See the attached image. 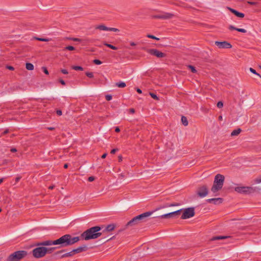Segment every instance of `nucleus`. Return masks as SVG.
I'll return each mask as SVG.
<instances>
[{"instance_id": "obj_1", "label": "nucleus", "mask_w": 261, "mask_h": 261, "mask_svg": "<svg viewBox=\"0 0 261 261\" xmlns=\"http://www.w3.org/2000/svg\"><path fill=\"white\" fill-rule=\"evenodd\" d=\"M79 237H72L70 234H65L54 241L47 240L40 243L42 246L59 245L58 248L71 246L80 241Z\"/></svg>"}, {"instance_id": "obj_2", "label": "nucleus", "mask_w": 261, "mask_h": 261, "mask_svg": "<svg viewBox=\"0 0 261 261\" xmlns=\"http://www.w3.org/2000/svg\"><path fill=\"white\" fill-rule=\"evenodd\" d=\"M100 230L99 226L92 227L82 233L81 237L85 240L97 239L101 235V233L99 232Z\"/></svg>"}, {"instance_id": "obj_3", "label": "nucleus", "mask_w": 261, "mask_h": 261, "mask_svg": "<svg viewBox=\"0 0 261 261\" xmlns=\"http://www.w3.org/2000/svg\"><path fill=\"white\" fill-rule=\"evenodd\" d=\"M27 254L25 251H17L10 254L7 258V261H19Z\"/></svg>"}, {"instance_id": "obj_4", "label": "nucleus", "mask_w": 261, "mask_h": 261, "mask_svg": "<svg viewBox=\"0 0 261 261\" xmlns=\"http://www.w3.org/2000/svg\"><path fill=\"white\" fill-rule=\"evenodd\" d=\"M47 253V248L44 247H37L33 249V255L36 258H41Z\"/></svg>"}, {"instance_id": "obj_5", "label": "nucleus", "mask_w": 261, "mask_h": 261, "mask_svg": "<svg viewBox=\"0 0 261 261\" xmlns=\"http://www.w3.org/2000/svg\"><path fill=\"white\" fill-rule=\"evenodd\" d=\"M236 192L241 194H251L255 191L254 188L251 187H236L234 188Z\"/></svg>"}, {"instance_id": "obj_6", "label": "nucleus", "mask_w": 261, "mask_h": 261, "mask_svg": "<svg viewBox=\"0 0 261 261\" xmlns=\"http://www.w3.org/2000/svg\"><path fill=\"white\" fill-rule=\"evenodd\" d=\"M194 209L193 207L186 208L181 217L182 219H186L192 217L194 216Z\"/></svg>"}, {"instance_id": "obj_7", "label": "nucleus", "mask_w": 261, "mask_h": 261, "mask_svg": "<svg viewBox=\"0 0 261 261\" xmlns=\"http://www.w3.org/2000/svg\"><path fill=\"white\" fill-rule=\"evenodd\" d=\"M197 194L200 197H204L208 194V189L205 185L199 187L197 190Z\"/></svg>"}, {"instance_id": "obj_8", "label": "nucleus", "mask_w": 261, "mask_h": 261, "mask_svg": "<svg viewBox=\"0 0 261 261\" xmlns=\"http://www.w3.org/2000/svg\"><path fill=\"white\" fill-rule=\"evenodd\" d=\"M181 210H179L175 212H171L168 214H164L163 215L160 216L158 217L159 218H165V219H169L171 218H173L177 216L180 214Z\"/></svg>"}, {"instance_id": "obj_9", "label": "nucleus", "mask_w": 261, "mask_h": 261, "mask_svg": "<svg viewBox=\"0 0 261 261\" xmlns=\"http://www.w3.org/2000/svg\"><path fill=\"white\" fill-rule=\"evenodd\" d=\"M224 179L225 177L223 175L218 174L215 177L214 184L222 187L224 181Z\"/></svg>"}, {"instance_id": "obj_10", "label": "nucleus", "mask_w": 261, "mask_h": 261, "mask_svg": "<svg viewBox=\"0 0 261 261\" xmlns=\"http://www.w3.org/2000/svg\"><path fill=\"white\" fill-rule=\"evenodd\" d=\"M147 53L150 55H154L158 58H164L165 57V54L156 49H146Z\"/></svg>"}, {"instance_id": "obj_11", "label": "nucleus", "mask_w": 261, "mask_h": 261, "mask_svg": "<svg viewBox=\"0 0 261 261\" xmlns=\"http://www.w3.org/2000/svg\"><path fill=\"white\" fill-rule=\"evenodd\" d=\"M215 44L220 49L230 48L232 47V45L227 41H215Z\"/></svg>"}, {"instance_id": "obj_12", "label": "nucleus", "mask_w": 261, "mask_h": 261, "mask_svg": "<svg viewBox=\"0 0 261 261\" xmlns=\"http://www.w3.org/2000/svg\"><path fill=\"white\" fill-rule=\"evenodd\" d=\"M153 212H147L136 217V219H139L141 221H145V219L150 216Z\"/></svg>"}, {"instance_id": "obj_13", "label": "nucleus", "mask_w": 261, "mask_h": 261, "mask_svg": "<svg viewBox=\"0 0 261 261\" xmlns=\"http://www.w3.org/2000/svg\"><path fill=\"white\" fill-rule=\"evenodd\" d=\"M153 212H147L136 217V219H139L141 221H145V219L150 216Z\"/></svg>"}, {"instance_id": "obj_14", "label": "nucleus", "mask_w": 261, "mask_h": 261, "mask_svg": "<svg viewBox=\"0 0 261 261\" xmlns=\"http://www.w3.org/2000/svg\"><path fill=\"white\" fill-rule=\"evenodd\" d=\"M173 16V14L172 13H165L162 14H160L155 16L156 18H161V19H170L172 18Z\"/></svg>"}, {"instance_id": "obj_15", "label": "nucleus", "mask_w": 261, "mask_h": 261, "mask_svg": "<svg viewBox=\"0 0 261 261\" xmlns=\"http://www.w3.org/2000/svg\"><path fill=\"white\" fill-rule=\"evenodd\" d=\"M87 250V247L86 245H83L77 247L76 249L73 250V252L74 253V254L76 253H79L83 251H85Z\"/></svg>"}, {"instance_id": "obj_16", "label": "nucleus", "mask_w": 261, "mask_h": 261, "mask_svg": "<svg viewBox=\"0 0 261 261\" xmlns=\"http://www.w3.org/2000/svg\"><path fill=\"white\" fill-rule=\"evenodd\" d=\"M209 203H214V204L220 203L222 202V199L220 198H211L207 200Z\"/></svg>"}, {"instance_id": "obj_17", "label": "nucleus", "mask_w": 261, "mask_h": 261, "mask_svg": "<svg viewBox=\"0 0 261 261\" xmlns=\"http://www.w3.org/2000/svg\"><path fill=\"white\" fill-rule=\"evenodd\" d=\"M222 187L213 184V185L211 188V191L214 193H217L220 190L222 189Z\"/></svg>"}, {"instance_id": "obj_18", "label": "nucleus", "mask_w": 261, "mask_h": 261, "mask_svg": "<svg viewBox=\"0 0 261 261\" xmlns=\"http://www.w3.org/2000/svg\"><path fill=\"white\" fill-rule=\"evenodd\" d=\"M229 10L233 13L234 15H236L237 17H240V18H243L244 17V14L243 13L239 12L233 9L229 8Z\"/></svg>"}, {"instance_id": "obj_19", "label": "nucleus", "mask_w": 261, "mask_h": 261, "mask_svg": "<svg viewBox=\"0 0 261 261\" xmlns=\"http://www.w3.org/2000/svg\"><path fill=\"white\" fill-rule=\"evenodd\" d=\"M229 30H236L238 32H242V33H246L247 31L244 29H239V28H235L234 27H233V25H229Z\"/></svg>"}, {"instance_id": "obj_20", "label": "nucleus", "mask_w": 261, "mask_h": 261, "mask_svg": "<svg viewBox=\"0 0 261 261\" xmlns=\"http://www.w3.org/2000/svg\"><path fill=\"white\" fill-rule=\"evenodd\" d=\"M135 219H136V217H134L133 219H132L130 221H129L127 223V225H128V226H132V225H133L137 224L139 222H140V221L139 220V219H137V220H135Z\"/></svg>"}, {"instance_id": "obj_21", "label": "nucleus", "mask_w": 261, "mask_h": 261, "mask_svg": "<svg viewBox=\"0 0 261 261\" xmlns=\"http://www.w3.org/2000/svg\"><path fill=\"white\" fill-rule=\"evenodd\" d=\"M95 29L99 30L108 31V27H107L106 26L103 24L97 25L95 27Z\"/></svg>"}, {"instance_id": "obj_22", "label": "nucleus", "mask_w": 261, "mask_h": 261, "mask_svg": "<svg viewBox=\"0 0 261 261\" xmlns=\"http://www.w3.org/2000/svg\"><path fill=\"white\" fill-rule=\"evenodd\" d=\"M241 129L240 128L234 129L231 132V136H237L241 133Z\"/></svg>"}, {"instance_id": "obj_23", "label": "nucleus", "mask_w": 261, "mask_h": 261, "mask_svg": "<svg viewBox=\"0 0 261 261\" xmlns=\"http://www.w3.org/2000/svg\"><path fill=\"white\" fill-rule=\"evenodd\" d=\"M181 122L184 126H187L188 125V121L187 118L185 116L181 117Z\"/></svg>"}, {"instance_id": "obj_24", "label": "nucleus", "mask_w": 261, "mask_h": 261, "mask_svg": "<svg viewBox=\"0 0 261 261\" xmlns=\"http://www.w3.org/2000/svg\"><path fill=\"white\" fill-rule=\"evenodd\" d=\"M25 67H26L27 69H28L29 70H33L34 68V65L32 63H27Z\"/></svg>"}, {"instance_id": "obj_25", "label": "nucleus", "mask_w": 261, "mask_h": 261, "mask_svg": "<svg viewBox=\"0 0 261 261\" xmlns=\"http://www.w3.org/2000/svg\"><path fill=\"white\" fill-rule=\"evenodd\" d=\"M114 228L115 226L113 224H110L106 227V230L107 231H111L113 230L114 229Z\"/></svg>"}, {"instance_id": "obj_26", "label": "nucleus", "mask_w": 261, "mask_h": 261, "mask_svg": "<svg viewBox=\"0 0 261 261\" xmlns=\"http://www.w3.org/2000/svg\"><path fill=\"white\" fill-rule=\"evenodd\" d=\"M228 238V237H227V236H218V237H213L212 239V240L214 241V240H217L224 239H226V238Z\"/></svg>"}, {"instance_id": "obj_27", "label": "nucleus", "mask_w": 261, "mask_h": 261, "mask_svg": "<svg viewBox=\"0 0 261 261\" xmlns=\"http://www.w3.org/2000/svg\"><path fill=\"white\" fill-rule=\"evenodd\" d=\"M116 86L119 88H124L126 86V84L123 82H121L119 83H117L116 84Z\"/></svg>"}, {"instance_id": "obj_28", "label": "nucleus", "mask_w": 261, "mask_h": 261, "mask_svg": "<svg viewBox=\"0 0 261 261\" xmlns=\"http://www.w3.org/2000/svg\"><path fill=\"white\" fill-rule=\"evenodd\" d=\"M74 254V253L73 252V250L68 253H66L62 255V257H68V256H71Z\"/></svg>"}, {"instance_id": "obj_29", "label": "nucleus", "mask_w": 261, "mask_h": 261, "mask_svg": "<svg viewBox=\"0 0 261 261\" xmlns=\"http://www.w3.org/2000/svg\"><path fill=\"white\" fill-rule=\"evenodd\" d=\"M104 45H105V46H107V47H109V48H110L112 49H114V50H116V49H117V48L116 46H113V45H111V44H108V43H104Z\"/></svg>"}, {"instance_id": "obj_30", "label": "nucleus", "mask_w": 261, "mask_h": 261, "mask_svg": "<svg viewBox=\"0 0 261 261\" xmlns=\"http://www.w3.org/2000/svg\"><path fill=\"white\" fill-rule=\"evenodd\" d=\"M249 70H250V71L251 73H253V74H255V75H256L258 76L261 79V75H260L259 73H257V72H256L255 70H254L253 68H249Z\"/></svg>"}, {"instance_id": "obj_31", "label": "nucleus", "mask_w": 261, "mask_h": 261, "mask_svg": "<svg viewBox=\"0 0 261 261\" xmlns=\"http://www.w3.org/2000/svg\"><path fill=\"white\" fill-rule=\"evenodd\" d=\"M35 39L37 40L41 41H44V42H48L50 41V39L49 38H38L36 37Z\"/></svg>"}, {"instance_id": "obj_32", "label": "nucleus", "mask_w": 261, "mask_h": 261, "mask_svg": "<svg viewBox=\"0 0 261 261\" xmlns=\"http://www.w3.org/2000/svg\"><path fill=\"white\" fill-rule=\"evenodd\" d=\"M72 69H73L75 70H81V71L83 70V67H82L81 66H73Z\"/></svg>"}, {"instance_id": "obj_33", "label": "nucleus", "mask_w": 261, "mask_h": 261, "mask_svg": "<svg viewBox=\"0 0 261 261\" xmlns=\"http://www.w3.org/2000/svg\"><path fill=\"white\" fill-rule=\"evenodd\" d=\"M108 31H113L115 32H119V30L118 29L114 28H108Z\"/></svg>"}, {"instance_id": "obj_34", "label": "nucleus", "mask_w": 261, "mask_h": 261, "mask_svg": "<svg viewBox=\"0 0 261 261\" xmlns=\"http://www.w3.org/2000/svg\"><path fill=\"white\" fill-rule=\"evenodd\" d=\"M188 67H189V68L191 69V71L193 73H196V72L197 71H196L195 68L194 66H191V65H189Z\"/></svg>"}, {"instance_id": "obj_35", "label": "nucleus", "mask_w": 261, "mask_h": 261, "mask_svg": "<svg viewBox=\"0 0 261 261\" xmlns=\"http://www.w3.org/2000/svg\"><path fill=\"white\" fill-rule=\"evenodd\" d=\"M254 181L255 184H259L261 182V177H257L254 180Z\"/></svg>"}, {"instance_id": "obj_36", "label": "nucleus", "mask_w": 261, "mask_h": 261, "mask_svg": "<svg viewBox=\"0 0 261 261\" xmlns=\"http://www.w3.org/2000/svg\"><path fill=\"white\" fill-rule=\"evenodd\" d=\"M147 37L149 38H151V39H154V40H159V38H157L152 35H147Z\"/></svg>"}, {"instance_id": "obj_37", "label": "nucleus", "mask_w": 261, "mask_h": 261, "mask_svg": "<svg viewBox=\"0 0 261 261\" xmlns=\"http://www.w3.org/2000/svg\"><path fill=\"white\" fill-rule=\"evenodd\" d=\"M65 49L69 50H73L75 49V48L72 46H68L65 48Z\"/></svg>"}, {"instance_id": "obj_38", "label": "nucleus", "mask_w": 261, "mask_h": 261, "mask_svg": "<svg viewBox=\"0 0 261 261\" xmlns=\"http://www.w3.org/2000/svg\"><path fill=\"white\" fill-rule=\"evenodd\" d=\"M150 95L151 96V97L153 98L154 99H156V100H158V96L154 93H150Z\"/></svg>"}, {"instance_id": "obj_39", "label": "nucleus", "mask_w": 261, "mask_h": 261, "mask_svg": "<svg viewBox=\"0 0 261 261\" xmlns=\"http://www.w3.org/2000/svg\"><path fill=\"white\" fill-rule=\"evenodd\" d=\"M217 106L219 108H221L223 106V103L222 101H219L217 104Z\"/></svg>"}, {"instance_id": "obj_40", "label": "nucleus", "mask_w": 261, "mask_h": 261, "mask_svg": "<svg viewBox=\"0 0 261 261\" xmlns=\"http://www.w3.org/2000/svg\"><path fill=\"white\" fill-rule=\"evenodd\" d=\"M93 62L96 65H100L102 63V62L100 60L97 59L94 60Z\"/></svg>"}, {"instance_id": "obj_41", "label": "nucleus", "mask_w": 261, "mask_h": 261, "mask_svg": "<svg viewBox=\"0 0 261 261\" xmlns=\"http://www.w3.org/2000/svg\"><path fill=\"white\" fill-rule=\"evenodd\" d=\"M86 74L89 77L92 78L93 77V74L92 72H86Z\"/></svg>"}, {"instance_id": "obj_42", "label": "nucleus", "mask_w": 261, "mask_h": 261, "mask_svg": "<svg viewBox=\"0 0 261 261\" xmlns=\"http://www.w3.org/2000/svg\"><path fill=\"white\" fill-rule=\"evenodd\" d=\"M112 97L111 95H107L106 96V99L108 100V101H110L112 99Z\"/></svg>"}, {"instance_id": "obj_43", "label": "nucleus", "mask_w": 261, "mask_h": 261, "mask_svg": "<svg viewBox=\"0 0 261 261\" xmlns=\"http://www.w3.org/2000/svg\"><path fill=\"white\" fill-rule=\"evenodd\" d=\"M55 249V248H54V247L47 248V253H51Z\"/></svg>"}, {"instance_id": "obj_44", "label": "nucleus", "mask_w": 261, "mask_h": 261, "mask_svg": "<svg viewBox=\"0 0 261 261\" xmlns=\"http://www.w3.org/2000/svg\"><path fill=\"white\" fill-rule=\"evenodd\" d=\"M95 177L94 176H90L88 179V181L90 182L93 181Z\"/></svg>"}, {"instance_id": "obj_45", "label": "nucleus", "mask_w": 261, "mask_h": 261, "mask_svg": "<svg viewBox=\"0 0 261 261\" xmlns=\"http://www.w3.org/2000/svg\"><path fill=\"white\" fill-rule=\"evenodd\" d=\"M42 69H43V72L46 74H48V70H47L46 68V67H42Z\"/></svg>"}, {"instance_id": "obj_46", "label": "nucleus", "mask_w": 261, "mask_h": 261, "mask_svg": "<svg viewBox=\"0 0 261 261\" xmlns=\"http://www.w3.org/2000/svg\"><path fill=\"white\" fill-rule=\"evenodd\" d=\"M70 40L74 41H81L80 39L76 38H70Z\"/></svg>"}, {"instance_id": "obj_47", "label": "nucleus", "mask_w": 261, "mask_h": 261, "mask_svg": "<svg viewBox=\"0 0 261 261\" xmlns=\"http://www.w3.org/2000/svg\"><path fill=\"white\" fill-rule=\"evenodd\" d=\"M248 4H249L250 5H257V2H247Z\"/></svg>"}, {"instance_id": "obj_48", "label": "nucleus", "mask_w": 261, "mask_h": 261, "mask_svg": "<svg viewBox=\"0 0 261 261\" xmlns=\"http://www.w3.org/2000/svg\"><path fill=\"white\" fill-rule=\"evenodd\" d=\"M57 114L59 116H61L62 114V112L61 110H58L57 111Z\"/></svg>"}, {"instance_id": "obj_49", "label": "nucleus", "mask_w": 261, "mask_h": 261, "mask_svg": "<svg viewBox=\"0 0 261 261\" xmlns=\"http://www.w3.org/2000/svg\"><path fill=\"white\" fill-rule=\"evenodd\" d=\"M61 72L63 74H67L68 73L67 70L64 69L61 70Z\"/></svg>"}, {"instance_id": "obj_50", "label": "nucleus", "mask_w": 261, "mask_h": 261, "mask_svg": "<svg viewBox=\"0 0 261 261\" xmlns=\"http://www.w3.org/2000/svg\"><path fill=\"white\" fill-rule=\"evenodd\" d=\"M129 112L132 114H134L135 112V110L134 109L132 108L129 109Z\"/></svg>"}, {"instance_id": "obj_51", "label": "nucleus", "mask_w": 261, "mask_h": 261, "mask_svg": "<svg viewBox=\"0 0 261 261\" xmlns=\"http://www.w3.org/2000/svg\"><path fill=\"white\" fill-rule=\"evenodd\" d=\"M7 68L10 70H13L14 69V67L11 66H8Z\"/></svg>"}, {"instance_id": "obj_52", "label": "nucleus", "mask_w": 261, "mask_h": 261, "mask_svg": "<svg viewBox=\"0 0 261 261\" xmlns=\"http://www.w3.org/2000/svg\"><path fill=\"white\" fill-rule=\"evenodd\" d=\"M117 149H113L111 150V153L112 154H114L117 151Z\"/></svg>"}, {"instance_id": "obj_53", "label": "nucleus", "mask_w": 261, "mask_h": 261, "mask_svg": "<svg viewBox=\"0 0 261 261\" xmlns=\"http://www.w3.org/2000/svg\"><path fill=\"white\" fill-rule=\"evenodd\" d=\"M60 82L63 85H65V82L63 80H60Z\"/></svg>"}, {"instance_id": "obj_54", "label": "nucleus", "mask_w": 261, "mask_h": 261, "mask_svg": "<svg viewBox=\"0 0 261 261\" xmlns=\"http://www.w3.org/2000/svg\"><path fill=\"white\" fill-rule=\"evenodd\" d=\"M8 129H6L2 134V135H4L8 133Z\"/></svg>"}, {"instance_id": "obj_55", "label": "nucleus", "mask_w": 261, "mask_h": 261, "mask_svg": "<svg viewBox=\"0 0 261 261\" xmlns=\"http://www.w3.org/2000/svg\"><path fill=\"white\" fill-rule=\"evenodd\" d=\"M115 132L118 133L120 132V129L118 127H116L115 128Z\"/></svg>"}, {"instance_id": "obj_56", "label": "nucleus", "mask_w": 261, "mask_h": 261, "mask_svg": "<svg viewBox=\"0 0 261 261\" xmlns=\"http://www.w3.org/2000/svg\"><path fill=\"white\" fill-rule=\"evenodd\" d=\"M17 151L16 149L15 148H12L11 149V151L12 152H16Z\"/></svg>"}, {"instance_id": "obj_57", "label": "nucleus", "mask_w": 261, "mask_h": 261, "mask_svg": "<svg viewBox=\"0 0 261 261\" xmlns=\"http://www.w3.org/2000/svg\"><path fill=\"white\" fill-rule=\"evenodd\" d=\"M130 44L132 46H135L136 45V44L135 42H130Z\"/></svg>"}, {"instance_id": "obj_58", "label": "nucleus", "mask_w": 261, "mask_h": 261, "mask_svg": "<svg viewBox=\"0 0 261 261\" xmlns=\"http://www.w3.org/2000/svg\"><path fill=\"white\" fill-rule=\"evenodd\" d=\"M20 178H21L20 177H16V179H15L16 182H18V181H19V180H20Z\"/></svg>"}, {"instance_id": "obj_59", "label": "nucleus", "mask_w": 261, "mask_h": 261, "mask_svg": "<svg viewBox=\"0 0 261 261\" xmlns=\"http://www.w3.org/2000/svg\"><path fill=\"white\" fill-rule=\"evenodd\" d=\"M107 155V153H104L102 155L101 158L105 159Z\"/></svg>"}, {"instance_id": "obj_60", "label": "nucleus", "mask_w": 261, "mask_h": 261, "mask_svg": "<svg viewBox=\"0 0 261 261\" xmlns=\"http://www.w3.org/2000/svg\"><path fill=\"white\" fill-rule=\"evenodd\" d=\"M137 92H138V93H140V94H141V93H142V91H141V89H137Z\"/></svg>"}, {"instance_id": "obj_61", "label": "nucleus", "mask_w": 261, "mask_h": 261, "mask_svg": "<svg viewBox=\"0 0 261 261\" xmlns=\"http://www.w3.org/2000/svg\"><path fill=\"white\" fill-rule=\"evenodd\" d=\"M118 160H119V162L122 161V156H119L118 157Z\"/></svg>"}, {"instance_id": "obj_62", "label": "nucleus", "mask_w": 261, "mask_h": 261, "mask_svg": "<svg viewBox=\"0 0 261 261\" xmlns=\"http://www.w3.org/2000/svg\"><path fill=\"white\" fill-rule=\"evenodd\" d=\"M218 119L219 120H222L223 119V117L222 116H219Z\"/></svg>"}, {"instance_id": "obj_63", "label": "nucleus", "mask_w": 261, "mask_h": 261, "mask_svg": "<svg viewBox=\"0 0 261 261\" xmlns=\"http://www.w3.org/2000/svg\"><path fill=\"white\" fill-rule=\"evenodd\" d=\"M64 168H68V164H65L64 165Z\"/></svg>"}, {"instance_id": "obj_64", "label": "nucleus", "mask_w": 261, "mask_h": 261, "mask_svg": "<svg viewBox=\"0 0 261 261\" xmlns=\"http://www.w3.org/2000/svg\"><path fill=\"white\" fill-rule=\"evenodd\" d=\"M54 186H49L48 188L49 189H50V190H52V189H54Z\"/></svg>"}]
</instances>
